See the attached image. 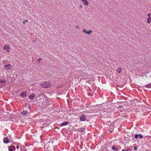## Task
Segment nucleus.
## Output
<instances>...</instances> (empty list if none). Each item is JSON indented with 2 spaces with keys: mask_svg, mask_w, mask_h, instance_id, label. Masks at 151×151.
Returning a JSON list of instances; mask_svg holds the SVG:
<instances>
[{
  "mask_svg": "<svg viewBox=\"0 0 151 151\" xmlns=\"http://www.w3.org/2000/svg\"><path fill=\"white\" fill-rule=\"evenodd\" d=\"M37 102L39 104V106L43 105L47 106V102L45 98H41L37 100Z\"/></svg>",
  "mask_w": 151,
  "mask_h": 151,
  "instance_id": "obj_1",
  "label": "nucleus"
},
{
  "mask_svg": "<svg viewBox=\"0 0 151 151\" xmlns=\"http://www.w3.org/2000/svg\"><path fill=\"white\" fill-rule=\"evenodd\" d=\"M40 85L42 87L45 88H48L50 87L51 85L50 82L49 81L45 82L40 84Z\"/></svg>",
  "mask_w": 151,
  "mask_h": 151,
  "instance_id": "obj_2",
  "label": "nucleus"
},
{
  "mask_svg": "<svg viewBox=\"0 0 151 151\" xmlns=\"http://www.w3.org/2000/svg\"><path fill=\"white\" fill-rule=\"evenodd\" d=\"M5 69L6 73H9L12 69V66L10 64L5 65L4 67Z\"/></svg>",
  "mask_w": 151,
  "mask_h": 151,
  "instance_id": "obj_3",
  "label": "nucleus"
},
{
  "mask_svg": "<svg viewBox=\"0 0 151 151\" xmlns=\"http://www.w3.org/2000/svg\"><path fill=\"white\" fill-rule=\"evenodd\" d=\"M10 48V45L8 44L5 45L3 48V49L4 50H6V51L7 52H9V49Z\"/></svg>",
  "mask_w": 151,
  "mask_h": 151,
  "instance_id": "obj_4",
  "label": "nucleus"
},
{
  "mask_svg": "<svg viewBox=\"0 0 151 151\" xmlns=\"http://www.w3.org/2000/svg\"><path fill=\"white\" fill-rule=\"evenodd\" d=\"M86 118L85 115L84 114L82 115L80 117V120L81 121H85L86 120Z\"/></svg>",
  "mask_w": 151,
  "mask_h": 151,
  "instance_id": "obj_5",
  "label": "nucleus"
},
{
  "mask_svg": "<svg viewBox=\"0 0 151 151\" xmlns=\"http://www.w3.org/2000/svg\"><path fill=\"white\" fill-rule=\"evenodd\" d=\"M10 142V140L7 137H5L3 140V142L5 143H8Z\"/></svg>",
  "mask_w": 151,
  "mask_h": 151,
  "instance_id": "obj_6",
  "label": "nucleus"
},
{
  "mask_svg": "<svg viewBox=\"0 0 151 151\" xmlns=\"http://www.w3.org/2000/svg\"><path fill=\"white\" fill-rule=\"evenodd\" d=\"M26 93L25 92L22 93L20 94V96L22 98H24L26 97Z\"/></svg>",
  "mask_w": 151,
  "mask_h": 151,
  "instance_id": "obj_7",
  "label": "nucleus"
},
{
  "mask_svg": "<svg viewBox=\"0 0 151 151\" xmlns=\"http://www.w3.org/2000/svg\"><path fill=\"white\" fill-rule=\"evenodd\" d=\"M15 147L14 146H12L9 147V151H13V150H15Z\"/></svg>",
  "mask_w": 151,
  "mask_h": 151,
  "instance_id": "obj_8",
  "label": "nucleus"
},
{
  "mask_svg": "<svg viewBox=\"0 0 151 151\" xmlns=\"http://www.w3.org/2000/svg\"><path fill=\"white\" fill-rule=\"evenodd\" d=\"M82 2H84V4L85 5L87 6L88 5V2L87 0H81Z\"/></svg>",
  "mask_w": 151,
  "mask_h": 151,
  "instance_id": "obj_9",
  "label": "nucleus"
},
{
  "mask_svg": "<svg viewBox=\"0 0 151 151\" xmlns=\"http://www.w3.org/2000/svg\"><path fill=\"white\" fill-rule=\"evenodd\" d=\"M122 70V68L120 67H119L117 68L116 70V71L119 74H120Z\"/></svg>",
  "mask_w": 151,
  "mask_h": 151,
  "instance_id": "obj_10",
  "label": "nucleus"
},
{
  "mask_svg": "<svg viewBox=\"0 0 151 151\" xmlns=\"http://www.w3.org/2000/svg\"><path fill=\"white\" fill-rule=\"evenodd\" d=\"M68 122H64L60 124V126L62 127L63 126L67 125L68 124Z\"/></svg>",
  "mask_w": 151,
  "mask_h": 151,
  "instance_id": "obj_11",
  "label": "nucleus"
},
{
  "mask_svg": "<svg viewBox=\"0 0 151 151\" xmlns=\"http://www.w3.org/2000/svg\"><path fill=\"white\" fill-rule=\"evenodd\" d=\"M35 97V94H30L29 96V98L31 99H32Z\"/></svg>",
  "mask_w": 151,
  "mask_h": 151,
  "instance_id": "obj_12",
  "label": "nucleus"
},
{
  "mask_svg": "<svg viewBox=\"0 0 151 151\" xmlns=\"http://www.w3.org/2000/svg\"><path fill=\"white\" fill-rule=\"evenodd\" d=\"M84 130V129L83 128H78L77 130L81 132H83Z\"/></svg>",
  "mask_w": 151,
  "mask_h": 151,
  "instance_id": "obj_13",
  "label": "nucleus"
},
{
  "mask_svg": "<svg viewBox=\"0 0 151 151\" xmlns=\"http://www.w3.org/2000/svg\"><path fill=\"white\" fill-rule=\"evenodd\" d=\"M151 21V17H148L147 18V22L149 24L150 23Z\"/></svg>",
  "mask_w": 151,
  "mask_h": 151,
  "instance_id": "obj_14",
  "label": "nucleus"
},
{
  "mask_svg": "<svg viewBox=\"0 0 151 151\" xmlns=\"http://www.w3.org/2000/svg\"><path fill=\"white\" fill-rule=\"evenodd\" d=\"M112 149L113 150H115L116 151H117V148L115 146L113 145L112 146Z\"/></svg>",
  "mask_w": 151,
  "mask_h": 151,
  "instance_id": "obj_15",
  "label": "nucleus"
},
{
  "mask_svg": "<svg viewBox=\"0 0 151 151\" xmlns=\"http://www.w3.org/2000/svg\"><path fill=\"white\" fill-rule=\"evenodd\" d=\"M28 112L27 111H24L22 113V114L23 115H25L27 114Z\"/></svg>",
  "mask_w": 151,
  "mask_h": 151,
  "instance_id": "obj_16",
  "label": "nucleus"
},
{
  "mask_svg": "<svg viewBox=\"0 0 151 151\" xmlns=\"http://www.w3.org/2000/svg\"><path fill=\"white\" fill-rule=\"evenodd\" d=\"M145 87L147 88H150L151 87V85L150 83L149 84L146 85Z\"/></svg>",
  "mask_w": 151,
  "mask_h": 151,
  "instance_id": "obj_17",
  "label": "nucleus"
},
{
  "mask_svg": "<svg viewBox=\"0 0 151 151\" xmlns=\"http://www.w3.org/2000/svg\"><path fill=\"white\" fill-rule=\"evenodd\" d=\"M6 81L5 80H2L0 79V83H4L6 82Z\"/></svg>",
  "mask_w": 151,
  "mask_h": 151,
  "instance_id": "obj_18",
  "label": "nucleus"
},
{
  "mask_svg": "<svg viewBox=\"0 0 151 151\" xmlns=\"http://www.w3.org/2000/svg\"><path fill=\"white\" fill-rule=\"evenodd\" d=\"M92 32V31L90 30L89 31H87L86 34H88V35H89Z\"/></svg>",
  "mask_w": 151,
  "mask_h": 151,
  "instance_id": "obj_19",
  "label": "nucleus"
},
{
  "mask_svg": "<svg viewBox=\"0 0 151 151\" xmlns=\"http://www.w3.org/2000/svg\"><path fill=\"white\" fill-rule=\"evenodd\" d=\"M138 136H139V139H142L143 138L142 136L140 134H138Z\"/></svg>",
  "mask_w": 151,
  "mask_h": 151,
  "instance_id": "obj_20",
  "label": "nucleus"
},
{
  "mask_svg": "<svg viewBox=\"0 0 151 151\" xmlns=\"http://www.w3.org/2000/svg\"><path fill=\"white\" fill-rule=\"evenodd\" d=\"M87 31H86V30L85 29H83V33H86V32H87Z\"/></svg>",
  "mask_w": 151,
  "mask_h": 151,
  "instance_id": "obj_21",
  "label": "nucleus"
},
{
  "mask_svg": "<svg viewBox=\"0 0 151 151\" xmlns=\"http://www.w3.org/2000/svg\"><path fill=\"white\" fill-rule=\"evenodd\" d=\"M138 137V134H136L135 135V139H137V138Z\"/></svg>",
  "mask_w": 151,
  "mask_h": 151,
  "instance_id": "obj_22",
  "label": "nucleus"
},
{
  "mask_svg": "<svg viewBox=\"0 0 151 151\" xmlns=\"http://www.w3.org/2000/svg\"><path fill=\"white\" fill-rule=\"evenodd\" d=\"M28 22V20H26L23 22V24H25V22Z\"/></svg>",
  "mask_w": 151,
  "mask_h": 151,
  "instance_id": "obj_23",
  "label": "nucleus"
},
{
  "mask_svg": "<svg viewBox=\"0 0 151 151\" xmlns=\"http://www.w3.org/2000/svg\"><path fill=\"white\" fill-rule=\"evenodd\" d=\"M151 15V13H149L148 14H147V15L148 17H150Z\"/></svg>",
  "mask_w": 151,
  "mask_h": 151,
  "instance_id": "obj_24",
  "label": "nucleus"
},
{
  "mask_svg": "<svg viewBox=\"0 0 151 151\" xmlns=\"http://www.w3.org/2000/svg\"><path fill=\"white\" fill-rule=\"evenodd\" d=\"M137 146H135L134 148V149L135 150H137Z\"/></svg>",
  "mask_w": 151,
  "mask_h": 151,
  "instance_id": "obj_25",
  "label": "nucleus"
},
{
  "mask_svg": "<svg viewBox=\"0 0 151 151\" xmlns=\"http://www.w3.org/2000/svg\"><path fill=\"white\" fill-rule=\"evenodd\" d=\"M41 60V58H39L38 60H37V62H38V63L40 62V61Z\"/></svg>",
  "mask_w": 151,
  "mask_h": 151,
  "instance_id": "obj_26",
  "label": "nucleus"
},
{
  "mask_svg": "<svg viewBox=\"0 0 151 151\" xmlns=\"http://www.w3.org/2000/svg\"><path fill=\"white\" fill-rule=\"evenodd\" d=\"M75 27L76 28H77L78 29H79V27L78 26V25H76L75 26Z\"/></svg>",
  "mask_w": 151,
  "mask_h": 151,
  "instance_id": "obj_27",
  "label": "nucleus"
},
{
  "mask_svg": "<svg viewBox=\"0 0 151 151\" xmlns=\"http://www.w3.org/2000/svg\"><path fill=\"white\" fill-rule=\"evenodd\" d=\"M122 151H127V150H125L124 149H122Z\"/></svg>",
  "mask_w": 151,
  "mask_h": 151,
  "instance_id": "obj_28",
  "label": "nucleus"
},
{
  "mask_svg": "<svg viewBox=\"0 0 151 151\" xmlns=\"http://www.w3.org/2000/svg\"><path fill=\"white\" fill-rule=\"evenodd\" d=\"M19 148V146H17V149H18V148Z\"/></svg>",
  "mask_w": 151,
  "mask_h": 151,
  "instance_id": "obj_29",
  "label": "nucleus"
},
{
  "mask_svg": "<svg viewBox=\"0 0 151 151\" xmlns=\"http://www.w3.org/2000/svg\"><path fill=\"white\" fill-rule=\"evenodd\" d=\"M80 8H82V6L81 5V6H80Z\"/></svg>",
  "mask_w": 151,
  "mask_h": 151,
  "instance_id": "obj_30",
  "label": "nucleus"
},
{
  "mask_svg": "<svg viewBox=\"0 0 151 151\" xmlns=\"http://www.w3.org/2000/svg\"><path fill=\"white\" fill-rule=\"evenodd\" d=\"M32 86H34L35 85V84H32Z\"/></svg>",
  "mask_w": 151,
  "mask_h": 151,
  "instance_id": "obj_31",
  "label": "nucleus"
}]
</instances>
